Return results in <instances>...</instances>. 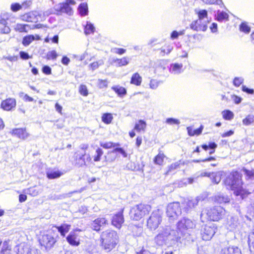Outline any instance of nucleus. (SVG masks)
Instances as JSON below:
<instances>
[{
  "label": "nucleus",
  "instance_id": "52",
  "mask_svg": "<svg viewBox=\"0 0 254 254\" xmlns=\"http://www.w3.org/2000/svg\"><path fill=\"white\" fill-rule=\"evenodd\" d=\"M58 55L55 51H52L48 53L46 55L47 60H55L57 58Z\"/></svg>",
  "mask_w": 254,
  "mask_h": 254
},
{
  "label": "nucleus",
  "instance_id": "47",
  "mask_svg": "<svg viewBox=\"0 0 254 254\" xmlns=\"http://www.w3.org/2000/svg\"><path fill=\"white\" fill-rule=\"evenodd\" d=\"M103 62L102 60L99 61H96L91 63L89 66L92 70H95L97 69L100 65L103 64Z\"/></svg>",
  "mask_w": 254,
  "mask_h": 254
},
{
  "label": "nucleus",
  "instance_id": "46",
  "mask_svg": "<svg viewBox=\"0 0 254 254\" xmlns=\"http://www.w3.org/2000/svg\"><path fill=\"white\" fill-rule=\"evenodd\" d=\"M198 19L204 20V18H207L208 13L205 9L200 10L196 12Z\"/></svg>",
  "mask_w": 254,
  "mask_h": 254
},
{
  "label": "nucleus",
  "instance_id": "26",
  "mask_svg": "<svg viewBox=\"0 0 254 254\" xmlns=\"http://www.w3.org/2000/svg\"><path fill=\"white\" fill-rule=\"evenodd\" d=\"M201 147L205 151L209 150V153L210 154H213L215 152V149L217 147V144L214 142H210L208 144H203L201 145Z\"/></svg>",
  "mask_w": 254,
  "mask_h": 254
},
{
  "label": "nucleus",
  "instance_id": "6",
  "mask_svg": "<svg viewBox=\"0 0 254 254\" xmlns=\"http://www.w3.org/2000/svg\"><path fill=\"white\" fill-rule=\"evenodd\" d=\"M151 210L150 205L140 203L132 207L129 211L130 219L133 221H139L150 213Z\"/></svg>",
  "mask_w": 254,
  "mask_h": 254
},
{
  "label": "nucleus",
  "instance_id": "44",
  "mask_svg": "<svg viewBox=\"0 0 254 254\" xmlns=\"http://www.w3.org/2000/svg\"><path fill=\"white\" fill-rule=\"evenodd\" d=\"M11 251V247L8 241H4L3 243L2 247L0 251V254H5L7 252Z\"/></svg>",
  "mask_w": 254,
  "mask_h": 254
},
{
  "label": "nucleus",
  "instance_id": "17",
  "mask_svg": "<svg viewBox=\"0 0 254 254\" xmlns=\"http://www.w3.org/2000/svg\"><path fill=\"white\" fill-rule=\"evenodd\" d=\"M41 15L36 12L30 11L20 15V19L23 21L28 22H37L38 21V17Z\"/></svg>",
  "mask_w": 254,
  "mask_h": 254
},
{
  "label": "nucleus",
  "instance_id": "59",
  "mask_svg": "<svg viewBox=\"0 0 254 254\" xmlns=\"http://www.w3.org/2000/svg\"><path fill=\"white\" fill-rule=\"evenodd\" d=\"M159 82L155 79H151L149 83L150 87L151 89H155L158 86Z\"/></svg>",
  "mask_w": 254,
  "mask_h": 254
},
{
  "label": "nucleus",
  "instance_id": "48",
  "mask_svg": "<svg viewBox=\"0 0 254 254\" xmlns=\"http://www.w3.org/2000/svg\"><path fill=\"white\" fill-rule=\"evenodd\" d=\"M211 179L212 182L217 184L221 181V175L217 173H212L211 175Z\"/></svg>",
  "mask_w": 254,
  "mask_h": 254
},
{
  "label": "nucleus",
  "instance_id": "23",
  "mask_svg": "<svg viewBox=\"0 0 254 254\" xmlns=\"http://www.w3.org/2000/svg\"><path fill=\"white\" fill-rule=\"evenodd\" d=\"M53 228H56L58 232L60 233L61 235L64 237L65 234L69 231L71 225L67 224H62L60 226H57L56 225H53Z\"/></svg>",
  "mask_w": 254,
  "mask_h": 254
},
{
  "label": "nucleus",
  "instance_id": "12",
  "mask_svg": "<svg viewBox=\"0 0 254 254\" xmlns=\"http://www.w3.org/2000/svg\"><path fill=\"white\" fill-rule=\"evenodd\" d=\"M108 224L109 221L107 218L105 217H99L92 221L91 228L92 230L99 232Z\"/></svg>",
  "mask_w": 254,
  "mask_h": 254
},
{
  "label": "nucleus",
  "instance_id": "22",
  "mask_svg": "<svg viewBox=\"0 0 254 254\" xmlns=\"http://www.w3.org/2000/svg\"><path fill=\"white\" fill-rule=\"evenodd\" d=\"M203 128L204 126L201 125L198 128L195 129L193 128L192 126L188 127L187 130L190 136H198L202 133Z\"/></svg>",
  "mask_w": 254,
  "mask_h": 254
},
{
  "label": "nucleus",
  "instance_id": "1",
  "mask_svg": "<svg viewBox=\"0 0 254 254\" xmlns=\"http://www.w3.org/2000/svg\"><path fill=\"white\" fill-rule=\"evenodd\" d=\"M243 178V175L241 171L234 169L225 177L222 184L227 190L232 191L235 196H240L242 199H244L251 192L243 188L244 182Z\"/></svg>",
  "mask_w": 254,
  "mask_h": 254
},
{
  "label": "nucleus",
  "instance_id": "25",
  "mask_svg": "<svg viewBox=\"0 0 254 254\" xmlns=\"http://www.w3.org/2000/svg\"><path fill=\"white\" fill-rule=\"evenodd\" d=\"M111 89L120 97H123L127 93L126 89L119 85L112 86Z\"/></svg>",
  "mask_w": 254,
  "mask_h": 254
},
{
  "label": "nucleus",
  "instance_id": "18",
  "mask_svg": "<svg viewBox=\"0 0 254 254\" xmlns=\"http://www.w3.org/2000/svg\"><path fill=\"white\" fill-rule=\"evenodd\" d=\"M78 231L80 230H78ZM77 230H74L69 233V234L66 237V240L67 243L72 246H78L80 245V239L78 238V235L76 233Z\"/></svg>",
  "mask_w": 254,
  "mask_h": 254
},
{
  "label": "nucleus",
  "instance_id": "14",
  "mask_svg": "<svg viewBox=\"0 0 254 254\" xmlns=\"http://www.w3.org/2000/svg\"><path fill=\"white\" fill-rule=\"evenodd\" d=\"M208 20L197 19L190 24V28L196 31H205L207 29Z\"/></svg>",
  "mask_w": 254,
  "mask_h": 254
},
{
  "label": "nucleus",
  "instance_id": "55",
  "mask_svg": "<svg viewBox=\"0 0 254 254\" xmlns=\"http://www.w3.org/2000/svg\"><path fill=\"white\" fill-rule=\"evenodd\" d=\"M166 122L169 125H179L180 121L178 119L174 118H168L166 120Z\"/></svg>",
  "mask_w": 254,
  "mask_h": 254
},
{
  "label": "nucleus",
  "instance_id": "8",
  "mask_svg": "<svg viewBox=\"0 0 254 254\" xmlns=\"http://www.w3.org/2000/svg\"><path fill=\"white\" fill-rule=\"evenodd\" d=\"M162 211L159 209L154 210L147 220L146 226L151 230H156L162 221Z\"/></svg>",
  "mask_w": 254,
  "mask_h": 254
},
{
  "label": "nucleus",
  "instance_id": "56",
  "mask_svg": "<svg viewBox=\"0 0 254 254\" xmlns=\"http://www.w3.org/2000/svg\"><path fill=\"white\" fill-rule=\"evenodd\" d=\"M215 158L212 156H210L209 157L203 159H198V160H193V162L194 163H200V162H208V161H214L215 160Z\"/></svg>",
  "mask_w": 254,
  "mask_h": 254
},
{
  "label": "nucleus",
  "instance_id": "60",
  "mask_svg": "<svg viewBox=\"0 0 254 254\" xmlns=\"http://www.w3.org/2000/svg\"><path fill=\"white\" fill-rule=\"evenodd\" d=\"M183 34V32H179L177 31L174 30L171 34V38L173 40L177 39L179 35H182Z\"/></svg>",
  "mask_w": 254,
  "mask_h": 254
},
{
  "label": "nucleus",
  "instance_id": "31",
  "mask_svg": "<svg viewBox=\"0 0 254 254\" xmlns=\"http://www.w3.org/2000/svg\"><path fill=\"white\" fill-rule=\"evenodd\" d=\"M30 30V26L26 24L18 23L16 25L15 30L20 33H27Z\"/></svg>",
  "mask_w": 254,
  "mask_h": 254
},
{
  "label": "nucleus",
  "instance_id": "9",
  "mask_svg": "<svg viewBox=\"0 0 254 254\" xmlns=\"http://www.w3.org/2000/svg\"><path fill=\"white\" fill-rule=\"evenodd\" d=\"M166 214L172 220L177 219L182 214L180 203L174 201L169 203L167 206Z\"/></svg>",
  "mask_w": 254,
  "mask_h": 254
},
{
  "label": "nucleus",
  "instance_id": "41",
  "mask_svg": "<svg viewBox=\"0 0 254 254\" xmlns=\"http://www.w3.org/2000/svg\"><path fill=\"white\" fill-rule=\"evenodd\" d=\"M239 29L241 32L248 34L251 31V27L246 22H242L239 26Z\"/></svg>",
  "mask_w": 254,
  "mask_h": 254
},
{
  "label": "nucleus",
  "instance_id": "29",
  "mask_svg": "<svg viewBox=\"0 0 254 254\" xmlns=\"http://www.w3.org/2000/svg\"><path fill=\"white\" fill-rule=\"evenodd\" d=\"M63 175V172L61 171H49L46 173V177L49 179H55L60 178Z\"/></svg>",
  "mask_w": 254,
  "mask_h": 254
},
{
  "label": "nucleus",
  "instance_id": "57",
  "mask_svg": "<svg viewBox=\"0 0 254 254\" xmlns=\"http://www.w3.org/2000/svg\"><path fill=\"white\" fill-rule=\"evenodd\" d=\"M42 71L46 75H50L52 73V69L48 65H44L42 68Z\"/></svg>",
  "mask_w": 254,
  "mask_h": 254
},
{
  "label": "nucleus",
  "instance_id": "21",
  "mask_svg": "<svg viewBox=\"0 0 254 254\" xmlns=\"http://www.w3.org/2000/svg\"><path fill=\"white\" fill-rule=\"evenodd\" d=\"M167 158L165 153L162 151L159 150L158 153L154 157L153 162L156 165L162 166L164 164L165 159Z\"/></svg>",
  "mask_w": 254,
  "mask_h": 254
},
{
  "label": "nucleus",
  "instance_id": "61",
  "mask_svg": "<svg viewBox=\"0 0 254 254\" xmlns=\"http://www.w3.org/2000/svg\"><path fill=\"white\" fill-rule=\"evenodd\" d=\"M243 91L246 92L248 94H253L254 93V90L247 87L246 86H243L242 87Z\"/></svg>",
  "mask_w": 254,
  "mask_h": 254
},
{
  "label": "nucleus",
  "instance_id": "42",
  "mask_svg": "<svg viewBox=\"0 0 254 254\" xmlns=\"http://www.w3.org/2000/svg\"><path fill=\"white\" fill-rule=\"evenodd\" d=\"M180 166V163L179 162H176L172 163L168 167L166 174H168L170 172H172L175 171V170L179 168Z\"/></svg>",
  "mask_w": 254,
  "mask_h": 254
},
{
  "label": "nucleus",
  "instance_id": "54",
  "mask_svg": "<svg viewBox=\"0 0 254 254\" xmlns=\"http://www.w3.org/2000/svg\"><path fill=\"white\" fill-rule=\"evenodd\" d=\"M19 56L20 58L24 60H26L32 58L31 56H29L27 53L25 52L24 51H20L19 52Z\"/></svg>",
  "mask_w": 254,
  "mask_h": 254
},
{
  "label": "nucleus",
  "instance_id": "37",
  "mask_svg": "<svg viewBox=\"0 0 254 254\" xmlns=\"http://www.w3.org/2000/svg\"><path fill=\"white\" fill-rule=\"evenodd\" d=\"M242 122L245 126H249L254 123V115L249 114L247 115L243 120Z\"/></svg>",
  "mask_w": 254,
  "mask_h": 254
},
{
  "label": "nucleus",
  "instance_id": "64",
  "mask_svg": "<svg viewBox=\"0 0 254 254\" xmlns=\"http://www.w3.org/2000/svg\"><path fill=\"white\" fill-rule=\"evenodd\" d=\"M70 62V60L66 56H64L62 59V63L64 65H67Z\"/></svg>",
  "mask_w": 254,
  "mask_h": 254
},
{
  "label": "nucleus",
  "instance_id": "40",
  "mask_svg": "<svg viewBox=\"0 0 254 254\" xmlns=\"http://www.w3.org/2000/svg\"><path fill=\"white\" fill-rule=\"evenodd\" d=\"M84 31L86 35L90 34L94 32L95 27L92 24L87 23L84 26Z\"/></svg>",
  "mask_w": 254,
  "mask_h": 254
},
{
  "label": "nucleus",
  "instance_id": "5",
  "mask_svg": "<svg viewBox=\"0 0 254 254\" xmlns=\"http://www.w3.org/2000/svg\"><path fill=\"white\" fill-rule=\"evenodd\" d=\"M88 147V144H83L80 148L83 151V152L80 150H77L74 152L73 156V161L75 166L78 168L82 167L92 163L91 156L89 154L86 152Z\"/></svg>",
  "mask_w": 254,
  "mask_h": 254
},
{
  "label": "nucleus",
  "instance_id": "32",
  "mask_svg": "<svg viewBox=\"0 0 254 254\" xmlns=\"http://www.w3.org/2000/svg\"><path fill=\"white\" fill-rule=\"evenodd\" d=\"M78 10L80 15L82 16H86L88 14V8L86 2L81 3L78 6Z\"/></svg>",
  "mask_w": 254,
  "mask_h": 254
},
{
  "label": "nucleus",
  "instance_id": "7",
  "mask_svg": "<svg viewBox=\"0 0 254 254\" xmlns=\"http://www.w3.org/2000/svg\"><path fill=\"white\" fill-rule=\"evenodd\" d=\"M225 210L220 206H214L206 209V215L208 221L218 222L221 220L224 215Z\"/></svg>",
  "mask_w": 254,
  "mask_h": 254
},
{
  "label": "nucleus",
  "instance_id": "34",
  "mask_svg": "<svg viewBox=\"0 0 254 254\" xmlns=\"http://www.w3.org/2000/svg\"><path fill=\"white\" fill-rule=\"evenodd\" d=\"M35 40V36L33 35H28L24 36L22 41L23 46L26 47L30 45L33 41Z\"/></svg>",
  "mask_w": 254,
  "mask_h": 254
},
{
  "label": "nucleus",
  "instance_id": "45",
  "mask_svg": "<svg viewBox=\"0 0 254 254\" xmlns=\"http://www.w3.org/2000/svg\"><path fill=\"white\" fill-rule=\"evenodd\" d=\"M228 19L229 15L225 12L222 11L217 14V20L219 21L228 20Z\"/></svg>",
  "mask_w": 254,
  "mask_h": 254
},
{
  "label": "nucleus",
  "instance_id": "13",
  "mask_svg": "<svg viewBox=\"0 0 254 254\" xmlns=\"http://www.w3.org/2000/svg\"><path fill=\"white\" fill-rule=\"evenodd\" d=\"M10 133L12 136L23 140L27 139L30 136L26 127L14 128L11 130Z\"/></svg>",
  "mask_w": 254,
  "mask_h": 254
},
{
  "label": "nucleus",
  "instance_id": "62",
  "mask_svg": "<svg viewBox=\"0 0 254 254\" xmlns=\"http://www.w3.org/2000/svg\"><path fill=\"white\" fill-rule=\"evenodd\" d=\"M126 52V50L123 48H116L115 53L119 55H122Z\"/></svg>",
  "mask_w": 254,
  "mask_h": 254
},
{
  "label": "nucleus",
  "instance_id": "43",
  "mask_svg": "<svg viewBox=\"0 0 254 254\" xmlns=\"http://www.w3.org/2000/svg\"><path fill=\"white\" fill-rule=\"evenodd\" d=\"M242 170L244 172L246 178L248 179H252L254 178V169L248 170L245 167H243Z\"/></svg>",
  "mask_w": 254,
  "mask_h": 254
},
{
  "label": "nucleus",
  "instance_id": "49",
  "mask_svg": "<svg viewBox=\"0 0 254 254\" xmlns=\"http://www.w3.org/2000/svg\"><path fill=\"white\" fill-rule=\"evenodd\" d=\"M108 81L107 79H98L97 86L99 88L102 89L108 87Z\"/></svg>",
  "mask_w": 254,
  "mask_h": 254
},
{
  "label": "nucleus",
  "instance_id": "35",
  "mask_svg": "<svg viewBox=\"0 0 254 254\" xmlns=\"http://www.w3.org/2000/svg\"><path fill=\"white\" fill-rule=\"evenodd\" d=\"M101 119L104 124L108 125L111 123L113 117L111 113H104L102 115Z\"/></svg>",
  "mask_w": 254,
  "mask_h": 254
},
{
  "label": "nucleus",
  "instance_id": "2",
  "mask_svg": "<svg viewBox=\"0 0 254 254\" xmlns=\"http://www.w3.org/2000/svg\"><path fill=\"white\" fill-rule=\"evenodd\" d=\"M100 246L106 252L109 253L116 248L119 242L117 232L113 229L103 231L99 238Z\"/></svg>",
  "mask_w": 254,
  "mask_h": 254
},
{
  "label": "nucleus",
  "instance_id": "19",
  "mask_svg": "<svg viewBox=\"0 0 254 254\" xmlns=\"http://www.w3.org/2000/svg\"><path fill=\"white\" fill-rule=\"evenodd\" d=\"M16 105V101L14 98H8L1 101L0 107L3 110L9 111L14 109Z\"/></svg>",
  "mask_w": 254,
  "mask_h": 254
},
{
  "label": "nucleus",
  "instance_id": "30",
  "mask_svg": "<svg viewBox=\"0 0 254 254\" xmlns=\"http://www.w3.org/2000/svg\"><path fill=\"white\" fill-rule=\"evenodd\" d=\"M129 59L127 57H124L122 58L116 59L113 61L114 63L118 66H125L129 63Z\"/></svg>",
  "mask_w": 254,
  "mask_h": 254
},
{
  "label": "nucleus",
  "instance_id": "50",
  "mask_svg": "<svg viewBox=\"0 0 254 254\" xmlns=\"http://www.w3.org/2000/svg\"><path fill=\"white\" fill-rule=\"evenodd\" d=\"M172 48L170 46L167 45L162 47L159 50H160L162 55H165V54H169L172 51Z\"/></svg>",
  "mask_w": 254,
  "mask_h": 254
},
{
  "label": "nucleus",
  "instance_id": "24",
  "mask_svg": "<svg viewBox=\"0 0 254 254\" xmlns=\"http://www.w3.org/2000/svg\"><path fill=\"white\" fill-rule=\"evenodd\" d=\"M221 254H241V252L237 247H228L222 249Z\"/></svg>",
  "mask_w": 254,
  "mask_h": 254
},
{
  "label": "nucleus",
  "instance_id": "11",
  "mask_svg": "<svg viewBox=\"0 0 254 254\" xmlns=\"http://www.w3.org/2000/svg\"><path fill=\"white\" fill-rule=\"evenodd\" d=\"M217 229V227L214 224H205L204 226L201 237L203 240L209 241L212 239Z\"/></svg>",
  "mask_w": 254,
  "mask_h": 254
},
{
  "label": "nucleus",
  "instance_id": "15",
  "mask_svg": "<svg viewBox=\"0 0 254 254\" xmlns=\"http://www.w3.org/2000/svg\"><path fill=\"white\" fill-rule=\"evenodd\" d=\"M193 225V222L190 219L183 218L177 223V230L181 233H183L189 229L192 228Z\"/></svg>",
  "mask_w": 254,
  "mask_h": 254
},
{
  "label": "nucleus",
  "instance_id": "27",
  "mask_svg": "<svg viewBox=\"0 0 254 254\" xmlns=\"http://www.w3.org/2000/svg\"><path fill=\"white\" fill-rule=\"evenodd\" d=\"M146 128V123L142 120H139L134 125V130L137 132L144 131Z\"/></svg>",
  "mask_w": 254,
  "mask_h": 254
},
{
  "label": "nucleus",
  "instance_id": "10",
  "mask_svg": "<svg viewBox=\"0 0 254 254\" xmlns=\"http://www.w3.org/2000/svg\"><path fill=\"white\" fill-rule=\"evenodd\" d=\"M124 210V207L121 208L118 212L113 214L111 218L112 225L118 229H120L125 222Z\"/></svg>",
  "mask_w": 254,
  "mask_h": 254
},
{
  "label": "nucleus",
  "instance_id": "20",
  "mask_svg": "<svg viewBox=\"0 0 254 254\" xmlns=\"http://www.w3.org/2000/svg\"><path fill=\"white\" fill-rule=\"evenodd\" d=\"M3 16V18L0 19V34H8L10 32V29L7 26V21L9 18V14L8 13H4Z\"/></svg>",
  "mask_w": 254,
  "mask_h": 254
},
{
  "label": "nucleus",
  "instance_id": "3",
  "mask_svg": "<svg viewBox=\"0 0 254 254\" xmlns=\"http://www.w3.org/2000/svg\"><path fill=\"white\" fill-rule=\"evenodd\" d=\"M100 145L106 149L114 148L112 151H108L107 155L105 156V161L107 162H112L115 161L116 157L113 155V153H119L125 158L127 156V153L126 150L123 147H120L119 143L112 141L101 142Z\"/></svg>",
  "mask_w": 254,
  "mask_h": 254
},
{
  "label": "nucleus",
  "instance_id": "53",
  "mask_svg": "<svg viewBox=\"0 0 254 254\" xmlns=\"http://www.w3.org/2000/svg\"><path fill=\"white\" fill-rule=\"evenodd\" d=\"M11 10L13 12H16L22 8V6L18 3H13L11 4Z\"/></svg>",
  "mask_w": 254,
  "mask_h": 254
},
{
  "label": "nucleus",
  "instance_id": "36",
  "mask_svg": "<svg viewBox=\"0 0 254 254\" xmlns=\"http://www.w3.org/2000/svg\"><path fill=\"white\" fill-rule=\"evenodd\" d=\"M96 154L93 156V159L94 162H99L101 159V157L103 156L104 154V151L100 147H98L96 149Z\"/></svg>",
  "mask_w": 254,
  "mask_h": 254
},
{
  "label": "nucleus",
  "instance_id": "16",
  "mask_svg": "<svg viewBox=\"0 0 254 254\" xmlns=\"http://www.w3.org/2000/svg\"><path fill=\"white\" fill-rule=\"evenodd\" d=\"M76 2L74 0H65V2L60 3L58 11L61 13H65L71 15L73 13V10L70 5H75Z\"/></svg>",
  "mask_w": 254,
  "mask_h": 254
},
{
  "label": "nucleus",
  "instance_id": "28",
  "mask_svg": "<svg viewBox=\"0 0 254 254\" xmlns=\"http://www.w3.org/2000/svg\"><path fill=\"white\" fill-rule=\"evenodd\" d=\"M142 82V77L138 72H135L131 76L130 83L136 86H140Z\"/></svg>",
  "mask_w": 254,
  "mask_h": 254
},
{
  "label": "nucleus",
  "instance_id": "58",
  "mask_svg": "<svg viewBox=\"0 0 254 254\" xmlns=\"http://www.w3.org/2000/svg\"><path fill=\"white\" fill-rule=\"evenodd\" d=\"M243 80L240 77H235L233 80V84L236 86H240L243 83Z\"/></svg>",
  "mask_w": 254,
  "mask_h": 254
},
{
  "label": "nucleus",
  "instance_id": "33",
  "mask_svg": "<svg viewBox=\"0 0 254 254\" xmlns=\"http://www.w3.org/2000/svg\"><path fill=\"white\" fill-rule=\"evenodd\" d=\"M155 244L159 246H162L165 244V236L162 233L158 234L155 238Z\"/></svg>",
  "mask_w": 254,
  "mask_h": 254
},
{
  "label": "nucleus",
  "instance_id": "38",
  "mask_svg": "<svg viewBox=\"0 0 254 254\" xmlns=\"http://www.w3.org/2000/svg\"><path fill=\"white\" fill-rule=\"evenodd\" d=\"M223 118L225 120H231L234 118L233 113L229 110H225L222 112Z\"/></svg>",
  "mask_w": 254,
  "mask_h": 254
},
{
  "label": "nucleus",
  "instance_id": "39",
  "mask_svg": "<svg viewBox=\"0 0 254 254\" xmlns=\"http://www.w3.org/2000/svg\"><path fill=\"white\" fill-rule=\"evenodd\" d=\"M79 94L84 97H86L89 94L88 89L86 85L81 84L79 85L78 88Z\"/></svg>",
  "mask_w": 254,
  "mask_h": 254
},
{
  "label": "nucleus",
  "instance_id": "4",
  "mask_svg": "<svg viewBox=\"0 0 254 254\" xmlns=\"http://www.w3.org/2000/svg\"><path fill=\"white\" fill-rule=\"evenodd\" d=\"M59 239V235L54 230L47 233H40L38 241L40 246L46 250H50L56 245Z\"/></svg>",
  "mask_w": 254,
  "mask_h": 254
},
{
  "label": "nucleus",
  "instance_id": "63",
  "mask_svg": "<svg viewBox=\"0 0 254 254\" xmlns=\"http://www.w3.org/2000/svg\"><path fill=\"white\" fill-rule=\"evenodd\" d=\"M27 198V195L24 194H20L19 195V201L20 203L23 202L26 200Z\"/></svg>",
  "mask_w": 254,
  "mask_h": 254
},
{
  "label": "nucleus",
  "instance_id": "51",
  "mask_svg": "<svg viewBox=\"0 0 254 254\" xmlns=\"http://www.w3.org/2000/svg\"><path fill=\"white\" fill-rule=\"evenodd\" d=\"M172 70L176 72H180L182 67H183V64H179L178 63H175L174 64H172L171 65Z\"/></svg>",
  "mask_w": 254,
  "mask_h": 254
}]
</instances>
